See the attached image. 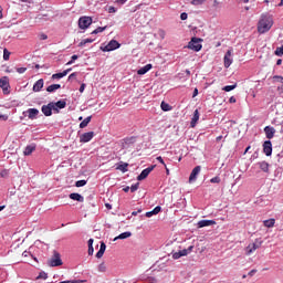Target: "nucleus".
I'll return each instance as SVG.
<instances>
[{
	"label": "nucleus",
	"instance_id": "052dcab7",
	"mask_svg": "<svg viewBox=\"0 0 283 283\" xmlns=\"http://www.w3.org/2000/svg\"><path fill=\"white\" fill-rule=\"evenodd\" d=\"M277 92H279V94H283V84L282 85H280V86H277Z\"/></svg>",
	"mask_w": 283,
	"mask_h": 283
},
{
	"label": "nucleus",
	"instance_id": "4c0bfd02",
	"mask_svg": "<svg viewBox=\"0 0 283 283\" xmlns=\"http://www.w3.org/2000/svg\"><path fill=\"white\" fill-rule=\"evenodd\" d=\"M274 54H275L276 56H283V46L276 48Z\"/></svg>",
	"mask_w": 283,
	"mask_h": 283
},
{
	"label": "nucleus",
	"instance_id": "a19ab883",
	"mask_svg": "<svg viewBox=\"0 0 283 283\" xmlns=\"http://www.w3.org/2000/svg\"><path fill=\"white\" fill-rule=\"evenodd\" d=\"M160 211H163V208H161L160 206H157V207H155V208L153 209V213H154L155 216H158V213H160Z\"/></svg>",
	"mask_w": 283,
	"mask_h": 283
},
{
	"label": "nucleus",
	"instance_id": "473e14b6",
	"mask_svg": "<svg viewBox=\"0 0 283 283\" xmlns=\"http://www.w3.org/2000/svg\"><path fill=\"white\" fill-rule=\"evenodd\" d=\"M87 43H94V39H84L80 42L78 48L87 45Z\"/></svg>",
	"mask_w": 283,
	"mask_h": 283
},
{
	"label": "nucleus",
	"instance_id": "a18cd8bd",
	"mask_svg": "<svg viewBox=\"0 0 283 283\" xmlns=\"http://www.w3.org/2000/svg\"><path fill=\"white\" fill-rule=\"evenodd\" d=\"M17 72L18 74H25V72H28V67H18Z\"/></svg>",
	"mask_w": 283,
	"mask_h": 283
},
{
	"label": "nucleus",
	"instance_id": "c9c22d12",
	"mask_svg": "<svg viewBox=\"0 0 283 283\" xmlns=\"http://www.w3.org/2000/svg\"><path fill=\"white\" fill-rule=\"evenodd\" d=\"M85 185H87V180H78L75 182V187H85Z\"/></svg>",
	"mask_w": 283,
	"mask_h": 283
},
{
	"label": "nucleus",
	"instance_id": "4d7b16f0",
	"mask_svg": "<svg viewBox=\"0 0 283 283\" xmlns=\"http://www.w3.org/2000/svg\"><path fill=\"white\" fill-rule=\"evenodd\" d=\"M1 178H6L8 176V170H2L0 172Z\"/></svg>",
	"mask_w": 283,
	"mask_h": 283
},
{
	"label": "nucleus",
	"instance_id": "6ab92c4d",
	"mask_svg": "<svg viewBox=\"0 0 283 283\" xmlns=\"http://www.w3.org/2000/svg\"><path fill=\"white\" fill-rule=\"evenodd\" d=\"M198 120H200V112L198 109H196L193 112V116H192L191 122H190V127H196Z\"/></svg>",
	"mask_w": 283,
	"mask_h": 283
},
{
	"label": "nucleus",
	"instance_id": "bf43d9fd",
	"mask_svg": "<svg viewBox=\"0 0 283 283\" xmlns=\"http://www.w3.org/2000/svg\"><path fill=\"white\" fill-rule=\"evenodd\" d=\"M108 12L109 14H114V12H116V9L114 7H109Z\"/></svg>",
	"mask_w": 283,
	"mask_h": 283
},
{
	"label": "nucleus",
	"instance_id": "f3484780",
	"mask_svg": "<svg viewBox=\"0 0 283 283\" xmlns=\"http://www.w3.org/2000/svg\"><path fill=\"white\" fill-rule=\"evenodd\" d=\"M213 224H216L214 220H200L198 222V228L205 229V227H213Z\"/></svg>",
	"mask_w": 283,
	"mask_h": 283
},
{
	"label": "nucleus",
	"instance_id": "412c9836",
	"mask_svg": "<svg viewBox=\"0 0 283 283\" xmlns=\"http://www.w3.org/2000/svg\"><path fill=\"white\" fill-rule=\"evenodd\" d=\"M70 72H72V69H67V70L63 71L62 73H55L52 75V78L53 80L63 78V77L67 76V74H70Z\"/></svg>",
	"mask_w": 283,
	"mask_h": 283
},
{
	"label": "nucleus",
	"instance_id": "393cba45",
	"mask_svg": "<svg viewBox=\"0 0 283 283\" xmlns=\"http://www.w3.org/2000/svg\"><path fill=\"white\" fill-rule=\"evenodd\" d=\"M149 70H151V64H146L145 66H143L142 69H139L137 71V74L139 76H143L144 74H147V72H149Z\"/></svg>",
	"mask_w": 283,
	"mask_h": 283
},
{
	"label": "nucleus",
	"instance_id": "cd10ccee",
	"mask_svg": "<svg viewBox=\"0 0 283 283\" xmlns=\"http://www.w3.org/2000/svg\"><path fill=\"white\" fill-rule=\"evenodd\" d=\"M264 227L268 229H272V227H275V219H268L263 221Z\"/></svg>",
	"mask_w": 283,
	"mask_h": 283
},
{
	"label": "nucleus",
	"instance_id": "58836bf2",
	"mask_svg": "<svg viewBox=\"0 0 283 283\" xmlns=\"http://www.w3.org/2000/svg\"><path fill=\"white\" fill-rule=\"evenodd\" d=\"M210 182L220 185L221 179H220V177L216 176V177H213V178L210 179Z\"/></svg>",
	"mask_w": 283,
	"mask_h": 283
},
{
	"label": "nucleus",
	"instance_id": "338daca9",
	"mask_svg": "<svg viewBox=\"0 0 283 283\" xmlns=\"http://www.w3.org/2000/svg\"><path fill=\"white\" fill-rule=\"evenodd\" d=\"M157 160H158V163H160L161 165H165V160L159 156V157H157Z\"/></svg>",
	"mask_w": 283,
	"mask_h": 283
},
{
	"label": "nucleus",
	"instance_id": "f257e3e1",
	"mask_svg": "<svg viewBox=\"0 0 283 283\" xmlns=\"http://www.w3.org/2000/svg\"><path fill=\"white\" fill-rule=\"evenodd\" d=\"M271 28H273V17L269 14H262L258 22L259 34H266Z\"/></svg>",
	"mask_w": 283,
	"mask_h": 283
},
{
	"label": "nucleus",
	"instance_id": "b1692460",
	"mask_svg": "<svg viewBox=\"0 0 283 283\" xmlns=\"http://www.w3.org/2000/svg\"><path fill=\"white\" fill-rule=\"evenodd\" d=\"M43 90V78L38 80L33 85V92H41Z\"/></svg>",
	"mask_w": 283,
	"mask_h": 283
},
{
	"label": "nucleus",
	"instance_id": "603ef678",
	"mask_svg": "<svg viewBox=\"0 0 283 283\" xmlns=\"http://www.w3.org/2000/svg\"><path fill=\"white\" fill-rule=\"evenodd\" d=\"M273 81H280V83H282L283 76L274 75V76H273Z\"/></svg>",
	"mask_w": 283,
	"mask_h": 283
},
{
	"label": "nucleus",
	"instance_id": "79ce46f5",
	"mask_svg": "<svg viewBox=\"0 0 283 283\" xmlns=\"http://www.w3.org/2000/svg\"><path fill=\"white\" fill-rule=\"evenodd\" d=\"M38 280H48V273L45 272H40Z\"/></svg>",
	"mask_w": 283,
	"mask_h": 283
},
{
	"label": "nucleus",
	"instance_id": "aec40b11",
	"mask_svg": "<svg viewBox=\"0 0 283 283\" xmlns=\"http://www.w3.org/2000/svg\"><path fill=\"white\" fill-rule=\"evenodd\" d=\"M35 150H36V144H31V145H28V146L24 148L23 154H24V156H31V154H32L33 151H35Z\"/></svg>",
	"mask_w": 283,
	"mask_h": 283
},
{
	"label": "nucleus",
	"instance_id": "39448f33",
	"mask_svg": "<svg viewBox=\"0 0 283 283\" xmlns=\"http://www.w3.org/2000/svg\"><path fill=\"white\" fill-rule=\"evenodd\" d=\"M90 25H92V17L84 15L78 19L80 30H87Z\"/></svg>",
	"mask_w": 283,
	"mask_h": 283
},
{
	"label": "nucleus",
	"instance_id": "e433bc0d",
	"mask_svg": "<svg viewBox=\"0 0 283 283\" xmlns=\"http://www.w3.org/2000/svg\"><path fill=\"white\" fill-rule=\"evenodd\" d=\"M3 60L10 61V51H8V49L3 50Z\"/></svg>",
	"mask_w": 283,
	"mask_h": 283
},
{
	"label": "nucleus",
	"instance_id": "bb28decb",
	"mask_svg": "<svg viewBox=\"0 0 283 283\" xmlns=\"http://www.w3.org/2000/svg\"><path fill=\"white\" fill-rule=\"evenodd\" d=\"M90 123H92V116H87L86 118H84L81 122L80 129H85V127H87V125H90Z\"/></svg>",
	"mask_w": 283,
	"mask_h": 283
},
{
	"label": "nucleus",
	"instance_id": "7c9ffc66",
	"mask_svg": "<svg viewBox=\"0 0 283 283\" xmlns=\"http://www.w3.org/2000/svg\"><path fill=\"white\" fill-rule=\"evenodd\" d=\"M88 255H94V239L88 240Z\"/></svg>",
	"mask_w": 283,
	"mask_h": 283
},
{
	"label": "nucleus",
	"instance_id": "5701e85b",
	"mask_svg": "<svg viewBox=\"0 0 283 283\" xmlns=\"http://www.w3.org/2000/svg\"><path fill=\"white\" fill-rule=\"evenodd\" d=\"M256 167L261 169V171H264V174H269V163L266 161H259L256 163Z\"/></svg>",
	"mask_w": 283,
	"mask_h": 283
},
{
	"label": "nucleus",
	"instance_id": "de8ad7c7",
	"mask_svg": "<svg viewBox=\"0 0 283 283\" xmlns=\"http://www.w3.org/2000/svg\"><path fill=\"white\" fill-rule=\"evenodd\" d=\"M105 270H106L105 263H101V264L98 265V271H99L101 273H105Z\"/></svg>",
	"mask_w": 283,
	"mask_h": 283
},
{
	"label": "nucleus",
	"instance_id": "4468645a",
	"mask_svg": "<svg viewBox=\"0 0 283 283\" xmlns=\"http://www.w3.org/2000/svg\"><path fill=\"white\" fill-rule=\"evenodd\" d=\"M52 112H54V105L52 104V102H50L48 105L42 106V114H44V116H51Z\"/></svg>",
	"mask_w": 283,
	"mask_h": 283
},
{
	"label": "nucleus",
	"instance_id": "13d9d810",
	"mask_svg": "<svg viewBox=\"0 0 283 283\" xmlns=\"http://www.w3.org/2000/svg\"><path fill=\"white\" fill-rule=\"evenodd\" d=\"M184 73L186 75V80L189 78V76H191V71L189 70H186Z\"/></svg>",
	"mask_w": 283,
	"mask_h": 283
},
{
	"label": "nucleus",
	"instance_id": "8fccbe9b",
	"mask_svg": "<svg viewBox=\"0 0 283 283\" xmlns=\"http://www.w3.org/2000/svg\"><path fill=\"white\" fill-rule=\"evenodd\" d=\"M179 252L181 253V258H185V255H189V250H187V249H184Z\"/></svg>",
	"mask_w": 283,
	"mask_h": 283
},
{
	"label": "nucleus",
	"instance_id": "9b49d317",
	"mask_svg": "<svg viewBox=\"0 0 283 283\" xmlns=\"http://www.w3.org/2000/svg\"><path fill=\"white\" fill-rule=\"evenodd\" d=\"M263 153L265 154V156H271V154H273V144L271 143V140H265L263 143Z\"/></svg>",
	"mask_w": 283,
	"mask_h": 283
},
{
	"label": "nucleus",
	"instance_id": "423d86ee",
	"mask_svg": "<svg viewBox=\"0 0 283 283\" xmlns=\"http://www.w3.org/2000/svg\"><path fill=\"white\" fill-rule=\"evenodd\" d=\"M118 48H120V43H118V41H116V40H111L107 43V45L102 48V51L103 52H114V50H118Z\"/></svg>",
	"mask_w": 283,
	"mask_h": 283
},
{
	"label": "nucleus",
	"instance_id": "9d476101",
	"mask_svg": "<svg viewBox=\"0 0 283 283\" xmlns=\"http://www.w3.org/2000/svg\"><path fill=\"white\" fill-rule=\"evenodd\" d=\"M202 170V167L196 166L189 177V182H196L198 180V176L200 175V171Z\"/></svg>",
	"mask_w": 283,
	"mask_h": 283
},
{
	"label": "nucleus",
	"instance_id": "7ed1b4c3",
	"mask_svg": "<svg viewBox=\"0 0 283 283\" xmlns=\"http://www.w3.org/2000/svg\"><path fill=\"white\" fill-rule=\"evenodd\" d=\"M202 39L200 38H192L188 43V49L193 50V52H200L202 50V44L200 42Z\"/></svg>",
	"mask_w": 283,
	"mask_h": 283
},
{
	"label": "nucleus",
	"instance_id": "f8f14e48",
	"mask_svg": "<svg viewBox=\"0 0 283 283\" xmlns=\"http://www.w3.org/2000/svg\"><path fill=\"white\" fill-rule=\"evenodd\" d=\"M24 116H28L30 120H34L36 116H39V109L38 108H29L27 112H23Z\"/></svg>",
	"mask_w": 283,
	"mask_h": 283
},
{
	"label": "nucleus",
	"instance_id": "4be33fe9",
	"mask_svg": "<svg viewBox=\"0 0 283 283\" xmlns=\"http://www.w3.org/2000/svg\"><path fill=\"white\" fill-rule=\"evenodd\" d=\"M105 249H107V245L105 244V242H101L99 250L96 253V258L98 260H101V258H103V255H105Z\"/></svg>",
	"mask_w": 283,
	"mask_h": 283
},
{
	"label": "nucleus",
	"instance_id": "c756f323",
	"mask_svg": "<svg viewBox=\"0 0 283 283\" xmlns=\"http://www.w3.org/2000/svg\"><path fill=\"white\" fill-rule=\"evenodd\" d=\"M127 167H129V164L127 163H122L117 166L116 169H118L119 171H122L123 174H126L127 171Z\"/></svg>",
	"mask_w": 283,
	"mask_h": 283
},
{
	"label": "nucleus",
	"instance_id": "dca6fc26",
	"mask_svg": "<svg viewBox=\"0 0 283 283\" xmlns=\"http://www.w3.org/2000/svg\"><path fill=\"white\" fill-rule=\"evenodd\" d=\"M264 133H265L268 140H271V138H273V136H275V128L272 126H265Z\"/></svg>",
	"mask_w": 283,
	"mask_h": 283
},
{
	"label": "nucleus",
	"instance_id": "ddd939ff",
	"mask_svg": "<svg viewBox=\"0 0 283 283\" xmlns=\"http://www.w3.org/2000/svg\"><path fill=\"white\" fill-rule=\"evenodd\" d=\"M156 166H149L148 168H145L140 175L137 177V180H145V178H147V176H149V174H151V171H154Z\"/></svg>",
	"mask_w": 283,
	"mask_h": 283
},
{
	"label": "nucleus",
	"instance_id": "680f3d73",
	"mask_svg": "<svg viewBox=\"0 0 283 283\" xmlns=\"http://www.w3.org/2000/svg\"><path fill=\"white\" fill-rule=\"evenodd\" d=\"M76 78V73H72L71 75H69V81H72Z\"/></svg>",
	"mask_w": 283,
	"mask_h": 283
},
{
	"label": "nucleus",
	"instance_id": "c85d7f7f",
	"mask_svg": "<svg viewBox=\"0 0 283 283\" xmlns=\"http://www.w3.org/2000/svg\"><path fill=\"white\" fill-rule=\"evenodd\" d=\"M56 90H61V84H52L46 88V92L52 94V92H56Z\"/></svg>",
	"mask_w": 283,
	"mask_h": 283
},
{
	"label": "nucleus",
	"instance_id": "1a4fd4ad",
	"mask_svg": "<svg viewBox=\"0 0 283 283\" xmlns=\"http://www.w3.org/2000/svg\"><path fill=\"white\" fill-rule=\"evenodd\" d=\"M0 87L2 88L3 94H10V82H8V76L0 78Z\"/></svg>",
	"mask_w": 283,
	"mask_h": 283
},
{
	"label": "nucleus",
	"instance_id": "49530a36",
	"mask_svg": "<svg viewBox=\"0 0 283 283\" xmlns=\"http://www.w3.org/2000/svg\"><path fill=\"white\" fill-rule=\"evenodd\" d=\"M138 187H139V184H138V182L135 184V185H132V187H130L132 193H134L135 191H138Z\"/></svg>",
	"mask_w": 283,
	"mask_h": 283
},
{
	"label": "nucleus",
	"instance_id": "20e7f679",
	"mask_svg": "<svg viewBox=\"0 0 283 283\" xmlns=\"http://www.w3.org/2000/svg\"><path fill=\"white\" fill-rule=\"evenodd\" d=\"M49 266H63V261L59 252H53V256L49 260Z\"/></svg>",
	"mask_w": 283,
	"mask_h": 283
},
{
	"label": "nucleus",
	"instance_id": "774afa93",
	"mask_svg": "<svg viewBox=\"0 0 283 283\" xmlns=\"http://www.w3.org/2000/svg\"><path fill=\"white\" fill-rule=\"evenodd\" d=\"M196 96H198V88H195V91L192 93V98H196Z\"/></svg>",
	"mask_w": 283,
	"mask_h": 283
},
{
	"label": "nucleus",
	"instance_id": "2eb2a0df",
	"mask_svg": "<svg viewBox=\"0 0 283 283\" xmlns=\"http://www.w3.org/2000/svg\"><path fill=\"white\" fill-rule=\"evenodd\" d=\"M94 138V132L84 133L80 136V143H90Z\"/></svg>",
	"mask_w": 283,
	"mask_h": 283
},
{
	"label": "nucleus",
	"instance_id": "6e6552de",
	"mask_svg": "<svg viewBox=\"0 0 283 283\" xmlns=\"http://www.w3.org/2000/svg\"><path fill=\"white\" fill-rule=\"evenodd\" d=\"M51 104L53 105V112L54 114H59V109H65L67 103L63 99L57 101L56 103L51 102Z\"/></svg>",
	"mask_w": 283,
	"mask_h": 283
},
{
	"label": "nucleus",
	"instance_id": "37998d69",
	"mask_svg": "<svg viewBox=\"0 0 283 283\" xmlns=\"http://www.w3.org/2000/svg\"><path fill=\"white\" fill-rule=\"evenodd\" d=\"M205 1H207V0H192L191 3H192V6H202V3H205Z\"/></svg>",
	"mask_w": 283,
	"mask_h": 283
},
{
	"label": "nucleus",
	"instance_id": "72a5a7b5",
	"mask_svg": "<svg viewBox=\"0 0 283 283\" xmlns=\"http://www.w3.org/2000/svg\"><path fill=\"white\" fill-rule=\"evenodd\" d=\"M235 87H238V84L227 85L222 90H223V92H233V90H235Z\"/></svg>",
	"mask_w": 283,
	"mask_h": 283
},
{
	"label": "nucleus",
	"instance_id": "c03bdc74",
	"mask_svg": "<svg viewBox=\"0 0 283 283\" xmlns=\"http://www.w3.org/2000/svg\"><path fill=\"white\" fill-rule=\"evenodd\" d=\"M180 258H182V254H181L180 251H179V252H175V253L172 254V259H174V260H180Z\"/></svg>",
	"mask_w": 283,
	"mask_h": 283
},
{
	"label": "nucleus",
	"instance_id": "ea45409f",
	"mask_svg": "<svg viewBox=\"0 0 283 283\" xmlns=\"http://www.w3.org/2000/svg\"><path fill=\"white\" fill-rule=\"evenodd\" d=\"M78 60V55H72L71 56V61H69L67 63H66V65H72V64H74V61H77Z\"/></svg>",
	"mask_w": 283,
	"mask_h": 283
},
{
	"label": "nucleus",
	"instance_id": "6e6d98bb",
	"mask_svg": "<svg viewBox=\"0 0 283 283\" xmlns=\"http://www.w3.org/2000/svg\"><path fill=\"white\" fill-rule=\"evenodd\" d=\"M153 216H156L154 210L146 212V218H151Z\"/></svg>",
	"mask_w": 283,
	"mask_h": 283
},
{
	"label": "nucleus",
	"instance_id": "69168bd1",
	"mask_svg": "<svg viewBox=\"0 0 283 283\" xmlns=\"http://www.w3.org/2000/svg\"><path fill=\"white\" fill-rule=\"evenodd\" d=\"M229 103H237L235 97H234V96H231V97L229 98Z\"/></svg>",
	"mask_w": 283,
	"mask_h": 283
},
{
	"label": "nucleus",
	"instance_id": "a211bd4d",
	"mask_svg": "<svg viewBox=\"0 0 283 283\" xmlns=\"http://www.w3.org/2000/svg\"><path fill=\"white\" fill-rule=\"evenodd\" d=\"M69 198L71 200H75L76 202H85V198L78 192H72L69 195Z\"/></svg>",
	"mask_w": 283,
	"mask_h": 283
},
{
	"label": "nucleus",
	"instance_id": "2f4dec72",
	"mask_svg": "<svg viewBox=\"0 0 283 283\" xmlns=\"http://www.w3.org/2000/svg\"><path fill=\"white\" fill-rule=\"evenodd\" d=\"M160 107L163 112H171V105L167 104V102H161Z\"/></svg>",
	"mask_w": 283,
	"mask_h": 283
},
{
	"label": "nucleus",
	"instance_id": "a878e982",
	"mask_svg": "<svg viewBox=\"0 0 283 283\" xmlns=\"http://www.w3.org/2000/svg\"><path fill=\"white\" fill-rule=\"evenodd\" d=\"M127 238H132V232L126 231V232L120 233L119 235H117L114 239V242H116V240H127Z\"/></svg>",
	"mask_w": 283,
	"mask_h": 283
},
{
	"label": "nucleus",
	"instance_id": "f704fd0d",
	"mask_svg": "<svg viewBox=\"0 0 283 283\" xmlns=\"http://www.w3.org/2000/svg\"><path fill=\"white\" fill-rule=\"evenodd\" d=\"M105 30H107V27H98L92 32V34H101V32H105Z\"/></svg>",
	"mask_w": 283,
	"mask_h": 283
},
{
	"label": "nucleus",
	"instance_id": "f03ea898",
	"mask_svg": "<svg viewBox=\"0 0 283 283\" xmlns=\"http://www.w3.org/2000/svg\"><path fill=\"white\" fill-rule=\"evenodd\" d=\"M262 244H263L262 239H255L253 243H250L245 248L247 255H251L252 253H255V251H258V249H260V247H262Z\"/></svg>",
	"mask_w": 283,
	"mask_h": 283
},
{
	"label": "nucleus",
	"instance_id": "0eeeda50",
	"mask_svg": "<svg viewBox=\"0 0 283 283\" xmlns=\"http://www.w3.org/2000/svg\"><path fill=\"white\" fill-rule=\"evenodd\" d=\"M224 67L229 69L231 67V64L233 63V53L231 50H228L223 57Z\"/></svg>",
	"mask_w": 283,
	"mask_h": 283
},
{
	"label": "nucleus",
	"instance_id": "0e129e2a",
	"mask_svg": "<svg viewBox=\"0 0 283 283\" xmlns=\"http://www.w3.org/2000/svg\"><path fill=\"white\" fill-rule=\"evenodd\" d=\"M142 212H143V209H138L137 211H133L132 216H136L137 213H142Z\"/></svg>",
	"mask_w": 283,
	"mask_h": 283
},
{
	"label": "nucleus",
	"instance_id": "3c124183",
	"mask_svg": "<svg viewBox=\"0 0 283 283\" xmlns=\"http://www.w3.org/2000/svg\"><path fill=\"white\" fill-rule=\"evenodd\" d=\"M60 283H83L81 280H75V281H61Z\"/></svg>",
	"mask_w": 283,
	"mask_h": 283
},
{
	"label": "nucleus",
	"instance_id": "09e8293b",
	"mask_svg": "<svg viewBox=\"0 0 283 283\" xmlns=\"http://www.w3.org/2000/svg\"><path fill=\"white\" fill-rule=\"evenodd\" d=\"M180 19H181V21H187V19H188L187 12H182V13L180 14Z\"/></svg>",
	"mask_w": 283,
	"mask_h": 283
},
{
	"label": "nucleus",
	"instance_id": "5fc2aeb1",
	"mask_svg": "<svg viewBox=\"0 0 283 283\" xmlns=\"http://www.w3.org/2000/svg\"><path fill=\"white\" fill-rule=\"evenodd\" d=\"M85 87H86L85 83L81 84V86H80L81 94H83L85 92Z\"/></svg>",
	"mask_w": 283,
	"mask_h": 283
},
{
	"label": "nucleus",
	"instance_id": "864d4df0",
	"mask_svg": "<svg viewBox=\"0 0 283 283\" xmlns=\"http://www.w3.org/2000/svg\"><path fill=\"white\" fill-rule=\"evenodd\" d=\"M39 38H40V41H46L48 34L42 33V34L39 35Z\"/></svg>",
	"mask_w": 283,
	"mask_h": 283
},
{
	"label": "nucleus",
	"instance_id": "e2e57ef3",
	"mask_svg": "<svg viewBox=\"0 0 283 283\" xmlns=\"http://www.w3.org/2000/svg\"><path fill=\"white\" fill-rule=\"evenodd\" d=\"M178 77H179V78H187V75L185 74V72H182V73H179V74H178Z\"/></svg>",
	"mask_w": 283,
	"mask_h": 283
}]
</instances>
